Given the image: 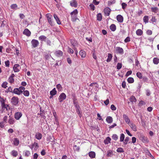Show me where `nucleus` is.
<instances>
[{
	"mask_svg": "<svg viewBox=\"0 0 159 159\" xmlns=\"http://www.w3.org/2000/svg\"><path fill=\"white\" fill-rule=\"evenodd\" d=\"M19 102V99L17 97L14 96L11 99V102L12 105L17 106Z\"/></svg>",
	"mask_w": 159,
	"mask_h": 159,
	"instance_id": "obj_1",
	"label": "nucleus"
},
{
	"mask_svg": "<svg viewBox=\"0 0 159 159\" xmlns=\"http://www.w3.org/2000/svg\"><path fill=\"white\" fill-rule=\"evenodd\" d=\"M139 139L143 143H147L149 142L148 138L142 134H140L139 135Z\"/></svg>",
	"mask_w": 159,
	"mask_h": 159,
	"instance_id": "obj_2",
	"label": "nucleus"
},
{
	"mask_svg": "<svg viewBox=\"0 0 159 159\" xmlns=\"http://www.w3.org/2000/svg\"><path fill=\"white\" fill-rule=\"evenodd\" d=\"M66 96L64 93H61L59 95L58 98V100L60 102H61L63 101L65 99Z\"/></svg>",
	"mask_w": 159,
	"mask_h": 159,
	"instance_id": "obj_3",
	"label": "nucleus"
},
{
	"mask_svg": "<svg viewBox=\"0 0 159 159\" xmlns=\"http://www.w3.org/2000/svg\"><path fill=\"white\" fill-rule=\"evenodd\" d=\"M46 17L48 19L49 23L51 26H52L53 24L52 19V16L50 14L48 13L46 15Z\"/></svg>",
	"mask_w": 159,
	"mask_h": 159,
	"instance_id": "obj_4",
	"label": "nucleus"
},
{
	"mask_svg": "<svg viewBox=\"0 0 159 159\" xmlns=\"http://www.w3.org/2000/svg\"><path fill=\"white\" fill-rule=\"evenodd\" d=\"M32 47L33 48L37 47L39 44V41L35 39H33L31 41Z\"/></svg>",
	"mask_w": 159,
	"mask_h": 159,
	"instance_id": "obj_5",
	"label": "nucleus"
},
{
	"mask_svg": "<svg viewBox=\"0 0 159 159\" xmlns=\"http://www.w3.org/2000/svg\"><path fill=\"white\" fill-rule=\"evenodd\" d=\"M22 116V114L21 112H16L14 115V117L16 120H19Z\"/></svg>",
	"mask_w": 159,
	"mask_h": 159,
	"instance_id": "obj_6",
	"label": "nucleus"
},
{
	"mask_svg": "<svg viewBox=\"0 0 159 159\" xmlns=\"http://www.w3.org/2000/svg\"><path fill=\"white\" fill-rule=\"evenodd\" d=\"M39 146L37 143L34 142L31 146V147H30L32 150L34 148V150L35 151H36L39 148Z\"/></svg>",
	"mask_w": 159,
	"mask_h": 159,
	"instance_id": "obj_7",
	"label": "nucleus"
},
{
	"mask_svg": "<svg viewBox=\"0 0 159 159\" xmlns=\"http://www.w3.org/2000/svg\"><path fill=\"white\" fill-rule=\"evenodd\" d=\"M70 5L72 7H76L78 6V3L76 0H72L70 2Z\"/></svg>",
	"mask_w": 159,
	"mask_h": 159,
	"instance_id": "obj_8",
	"label": "nucleus"
},
{
	"mask_svg": "<svg viewBox=\"0 0 159 159\" xmlns=\"http://www.w3.org/2000/svg\"><path fill=\"white\" fill-rule=\"evenodd\" d=\"M104 11L105 16H108L110 15L111 10L109 8L106 7L104 9Z\"/></svg>",
	"mask_w": 159,
	"mask_h": 159,
	"instance_id": "obj_9",
	"label": "nucleus"
},
{
	"mask_svg": "<svg viewBox=\"0 0 159 159\" xmlns=\"http://www.w3.org/2000/svg\"><path fill=\"white\" fill-rule=\"evenodd\" d=\"M54 54L57 57H60L62 56L63 53L61 51L57 50L55 51Z\"/></svg>",
	"mask_w": 159,
	"mask_h": 159,
	"instance_id": "obj_10",
	"label": "nucleus"
},
{
	"mask_svg": "<svg viewBox=\"0 0 159 159\" xmlns=\"http://www.w3.org/2000/svg\"><path fill=\"white\" fill-rule=\"evenodd\" d=\"M116 51L117 53L121 54H123L124 53V50L122 48L120 47H116Z\"/></svg>",
	"mask_w": 159,
	"mask_h": 159,
	"instance_id": "obj_11",
	"label": "nucleus"
},
{
	"mask_svg": "<svg viewBox=\"0 0 159 159\" xmlns=\"http://www.w3.org/2000/svg\"><path fill=\"white\" fill-rule=\"evenodd\" d=\"M23 34L27 36H29L31 35V32L28 29H25L24 30Z\"/></svg>",
	"mask_w": 159,
	"mask_h": 159,
	"instance_id": "obj_12",
	"label": "nucleus"
},
{
	"mask_svg": "<svg viewBox=\"0 0 159 159\" xmlns=\"http://www.w3.org/2000/svg\"><path fill=\"white\" fill-rule=\"evenodd\" d=\"M116 19L120 23H122L123 21V17L120 15H118L116 16Z\"/></svg>",
	"mask_w": 159,
	"mask_h": 159,
	"instance_id": "obj_13",
	"label": "nucleus"
},
{
	"mask_svg": "<svg viewBox=\"0 0 159 159\" xmlns=\"http://www.w3.org/2000/svg\"><path fill=\"white\" fill-rule=\"evenodd\" d=\"M12 93L16 94L19 95H20L21 93H22V92H21L20 90H19V89L16 88L14 89Z\"/></svg>",
	"mask_w": 159,
	"mask_h": 159,
	"instance_id": "obj_14",
	"label": "nucleus"
},
{
	"mask_svg": "<svg viewBox=\"0 0 159 159\" xmlns=\"http://www.w3.org/2000/svg\"><path fill=\"white\" fill-rule=\"evenodd\" d=\"M123 118L125 122L128 124L130 123V120L128 117L125 114H123Z\"/></svg>",
	"mask_w": 159,
	"mask_h": 159,
	"instance_id": "obj_15",
	"label": "nucleus"
},
{
	"mask_svg": "<svg viewBox=\"0 0 159 159\" xmlns=\"http://www.w3.org/2000/svg\"><path fill=\"white\" fill-rule=\"evenodd\" d=\"M128 125L133 131H137L136 126L134 123L130 122Z\"/></svg>",
	"mask_w": 159,
	"mask_h": 159,
	"instance_id": "obj_16",
	"label": "nucleus"
},
{
	"mask_svg": "<svg viewBox=\"0 0 159 159\" xmlns=\"http://www.w3.org/2000/svg\"><path fill=\"white\" fill-rule=\"evenodd\" d=\"M19 67L20 65L19 64H15L14 65L13 69L15 72H18L20 70L18 68Z\"/></svg>",
	"mask_w": 159,
	"mask_h": 159,
	"instance_id": "obj_17",
	"label": "nucleus"
},
{
	"mask_svg": "<svg viewBox=\"0 0 159 159\" xmlns=\"http://www.w3.org/2000/svg\"><path fill=\"white\" fill-rule=\"evenodd\" d=\"M15 77V75L14 74H12L9 77L8 80L11 83H13L14 81V77Z\"/></svg>",
	"mask_w": 159,
	"mask_h": 159,
	"instance_id": "obj_18",
	"label": "nucleus"
},
{
	"mask_svg": "<svg viewBox=\"0 0 159 159\" xmlns=\"http://www.w3.org/2000/svg\"><path fill=\"white\" fill-rule=\"evenodd\" d=\"M73 102L76 108H80V107L78 104V102L76 101V98L73 99Z\"/></svg>",
	"mask_w": 159,
	"mask_h": 159,
	"instance_id": "obj_19",
	"label": "nucleus"
},
{
	"mask_svg": "<svg viewBox=\"0 0 159 159\" xmlns=\"http://www.w3.org/2000/svg\"><path fill=\"white\" fill-rule=\"evenodd\" d=\"M89 155L91 158H93L95 157L96 154L94 152L91 151L89 153Z\"/></svg>",
	"mask_w": 159,
	"mask_h": 159,
	"instance_id": "obj_20",
	"label": "nucleus"
},
{
	"mask_svg": "<svg viewBox=\"0 0 159 159\" xmlns=\"http://www.w3.org/2000/svg\"><path fill=\"white\" fill-rule=\"evenodd\" d=\"M106 120L108 123L110 124L112 122L113 119L111 117L108 116L106 118Z\"/></svg>",
	"mask_w": 159,
	"mask_h": 159,
	"instance_id": "obj_21",
	"label": "nucleus"
},
{
	"mask_svg": "<svg viewBox=\"0 0 159 159\" xmlns=\"http://www.w3.org/2000/svg\"><path fill=\"white\" fill-rule=\"evenodd\" d=\"M79 54L82 58L85 57L86 56V53L85 51L83 50L80 51L79 52Z\"/></svg>",
	"mask_w": 159,
	"mask_h": 159,
	"instance_id": "obj_22",
	"label": "nucleus"
},
{
	"mask_svg": "<svg viewBox=\"0 0 159 159\" xmlns=\"http://www.w3.org/2000/svg\"><path fill=\"white\" fill-rule=\"evenodd\" d=\"M54 17L55 20L57 21V23L58 25H60L61 24V22L60 21V20L59 19V18L58 17L57 15L56 14L54 15Z\"/></svg>",
	"mask_w": 159,
	"mask_h": 159,
	"instance_id": "obj_23",
	"label": "nucleus"
},
{
	"mask_svg": "<svg viewBox=\"0 0 159 159\" xmlns=\"http://www.w3.org/2000/svg\"><path fill=\"white\" fill-rule=\"evenodd\" d=\"M129 99L130 102H131L132 104H134V103H135L136 101V98L135 97L133 96H131Z\"/></svg>",
	"mask_w": 159,
	"mask_h": 159,
	"instance_id": "obj_24",
	"label": "nucleus"
},
{
	"mask_svg": "<svg viewBox=\"0 0 159 159\" xmlns=\"http://www.w3.org/2000/svg\"><path fill=\"white\" fill-rule=\"evenodd\" d=\"M111 139L109 137H107L106 139L104 141V143L105 144H108L109 143H111Z\"/></svg>",
	"mask_w": 159,
	"mask_h": 159,
	"instance_id": "obj_25",
	"label": "nucleus"
},
{
	"mask_svg": "<svg viewBox=\"0 0 159 159\" xmlns=\"http://www.w3.org/2000/svg\"><path fill=\"white\" fill-rule=\"evenodd\" d=\"M112 57V55L111 53H108V54L107 58L106 60V61L108 62H110Z\"/></svg>",
	"mask_w": 159,
	"mask_h": 159,
	"instance_id": "obj_26",
	"label": "nucleus"
},
{
	"mask_svg": "<svg viewBox=\"0 0 159 159\" xmlns=\"http://www.w3.org/2000/svg\"><path fill=\"white\" fill-rule=\"evenodd\" d=\"M40 113H38V115H39L41 117L43 118L44 119H45L46 118V116L44 115V111H42L41 108H40Z\"/></svg>",
	"mask_w": 159,
	"mask_h": 159,
	"instance_id": "obj_27",
	"label": "nucleus"
},
{
	"mask_svg": "<svg viewBox=\"0 0 159 159\" xmlns=\"http://www.w3.org/2000/svg\"><path fill=\"white\" fill-rule=\"evenodd\" d=\"M47 39V37L43 35L40 36L39 38V40H41V41H44L45 42V40H46Z\"/></svg>",
	"mask_w": 159,
	"mask_h": 159,
	"instance_id": "obj_28",
	"label": "nucleus"
},
{
	"mask_svg": "<svg viewBox=\"0 0 159 159\" xmlns=\"http://www.w3.org/2000/svg\"><path fill=\"white\" fill-rule=\"evenodd\" d=\"M35 138L38 140H40L42 138V134L39 133H37L36 134Z\"/></svg>",
	"mask_w": 159,
	"mask_h": 159,
	"instance_id": "obj_29",
	"label": "nucleus"
},
{
	"mask_svg": "<svg viewBox=\"0 0 159 159\" xmlns=\"http://www.w3.org/2000/svg\"><path fill=\"white\" fill-rule=\"evenodd\" d=\"M110 28L111 30L112 31H115L116 29V26L115 24H111L110 25Z\"/></svg>",
	"mask_w": 159,
	"mask_h": 159,
	"instance_id": "obj_30",
	"label": "nucleus"
},
{
	"mask_svg": "<svg viewBox=\"0 0 159 159\" xmlns=\"http://www.w3.org/2000/svg\"><path fill=\"white\" fill-rule=\"evenodd\" d=\"M159 10L158 8L157 7L151 8V11L152 12L157 13Z\"/></svg>",
	"mask_w": 159,
	"mask_h": 159,
	"instance_id": "obj_31",
	"label": "nucleus"
},
{
	"mask_svg": "<svg viewBox=\"0 0 159 159\" xmlns=\"http://www.w3.org/2000/svg\"><path fill=\"white\" fill-rule=\"evenodd\" d=\"M153 61L155 64L157 65L159 62V59L157 57H154L153 59Z\"/></svg>",
	"mask_w": 159,
	"mask_h": 159,
	"instance_id": "obj_32",
	"label": "nucleus"
},
{
	"mask_svg": "<svg viewBox=\"0 0 159 159\" xmlns=\"http://www.w3.org/2000/svg\"><path fill=\"white\" fill-rule=\"evenodd\" d=\"M57 92L56 90V89L54 88L52 90L50 91V94L52 96H54L56 94Z\"/></svg>",
	"mask_w": 159,
	"mask_h": 159,
	"instance_id": "obj_33",
	"label": "nucleus"
},
{
	"mask_svg": "<svg viewBox=\"0 0 159 159\" xmlns=\"http://www.w3.org/2000/svg\"><path fill=\"white\" fill-rule=\"evenodd\" d=\"M11 154L14 157H16L18 155V152L15 150H12L11 153Z\"/></svg>",
	"mask_w": 159,
	"mask_h": 159,
	"instance_id": "obj_34",
	"label": "nucleus"
},
{
	"mask_svg": "<svg viewBox=\"0 0 159 159\" xmlns=\"http://www.w3.org/2000/svg\"><path fill=\"white\" fill-rule=\"evenodd\" d=\"M19 143V141L18 139L17 138H15L13 141V144L15 146H17Z\"/></svg>",
	"mask_w": 159,
	"mask_h": 159,
	"instance_id": "obj_35",
	"label": "nucleus"
},
{
	"mask_svg": "<svg viewBox=\"0 0 159 159\" xmlns=\"http://www.w3.org/2000/svg\"><path fill=\"white\" fill-rule=\"evenodd\" d=\"M136 34L139 36H141L143 34V31L140 29H138L136 31Z\"/></svg>",
	"mask_w": 159,
	"mask_h": 159,
	"instance_id": "obj_36",
	"label": "nucleus"
},
{
	"mask_svg": "<svg viewBox=\"0 0 159 159\" xmlns=\"http://www.w3.org/2000/svg\"><path fill=\"white\" fill-rule=\"evenodd\" d=\"M10 118L8 120L9 123L11 124H13L14 122V120L13 118L12 117H11L10 116H9Z\"/></svg>",
	"mask_w": 159,
	"mask_h": 159,
	"instance_id": "obj_37",
	"label": "nucleus"
},
{
	"mask_svg": "<svg viewBox=\"0 0 159 159\" xmlns=\"http://www.w3.org/2000/svg\"><path fill=\"white\" fill-rule=\"evenodd\" d=\"M97 20L98 21H101L102 20V16L100 13H99L97 15Z\"/></svg>",
	"mask_w": 159,
	"mask_h": 159,
	"instance_id": "obj_38",
	"label": "nucleus"
},
{
	"mask_svg": "<svg viewBox=\"0 0 159 159\" xmlns=\"http://www.w3.org/2000/svg\"><path fill=\"white\" fill-rule=\"evenodd\" d=\"M113 155V153L112 151L109 150L107 151V157H111Z\"/></svg>",
	"mask_w": 159,
	"mask_h": 159,
	"instance_id": "obj_39",
	"label": "nucleus"
},
{
	"mask_svg": "<svg viewBox=\"0 0 159 159\" xmlns=\"http://www.w3.org/2000/svg\"><path fill=\"white\" fill-rule=\"evenodd\" d=\"M78 12L77 9H75L73 11L71 12L70 13L71 15H75L77 16L78 14Z\"/></svg>",
	"mask_w": 159,
	"mask_h": 159,
	"instance_id": "obj_40",
	"label": "nucleus"
},
{
	"mask_svg": "<svg viewBox=\"0 0 159 159\" xmlns=\"http://www.w3.org/2000/svg\"><path fill=\"white\" fill-rule=\"evenodd\" d=\"M127 81L129 83H132L134 82V79L132 77H129L127 79Z\"/></svg>",
	"mask_w": 159,
	"mask_h": 159,
	"instance_id": "obj_41",
	"label": "nucleus"
},
{
	"mask_svg": "<svg viewBox=\"0 0 159 159\" xmlns=\"http://www.w3.org/2000/svg\"><path fill=\"white\" fill-rule=\"evenodd\" d=\"M125 135L123 134H121L120 135V141L123 142L125 139Z\"/></svg>",
	"mask_w": 159,
	"mask_h": 159,
	"instance_id": "obj_42",
	"label": "nucleus"
},
{
	"mask_svg": "<svg viewBox=\"0 0 159 159\" xmlns=\"http://www.w3.org/2000/svg\"><path fill=\"white\" fill-rule=\"evenodd\" d=\"M143 21L146 24L148 23V16H145L143 18Z\"/></svg>",
	"mask_w": 159,
	"mask_h": 159,
	"instance_id": "obj_43",
	"label": "nucleus"
},
{
	"mask_svg": "<svg viewBox=\"0 0 159 159\" xmlns=\"http://www.w3.org/2000/svg\"><path fill=\"white\" fill-rule=\"evenodd\" d=\"M72 20L73 21H75L77 20H78L77 18V16L71 15Z\"/></svg>",
	"mask_w": 159,
	"mask_h": 159,
	"instance_id": "obj_44",
	"label": "nucleus"
},
{
	"mask_svg": "<svg viewBox=\"0 0 159 159\" xmlns=\"http://www.w3.org/2000/svg\"><path fill=\"white\" fill-rule=\"evenodd\" d=\"M116 2L115 0H110L108 1V5L110 6Z\"/></svg>",
	"mask_w": 159,
	"mask_h": 159,
	"instance_id": "obj_45",
	"label": "nucleus"
},
{
	"mask_svg": "<svg viewBox=\"0 0 159 159\" xmlns=\"http://www.w3.org/2000/svg\"><path fill=\"white\" fill-rule=\"evenodd\" d=\"M116 152H118L122 153L124 151L122 148L120 147L117 149L116 150Z\"/></svg>",
	"mask_w": 159,
	"mask_h": 159,
	"instance_id": "obj_46",
	"label": "nucleus"
},
{
	"mask_svg": "<svg viewBox=\"0 0 159 159\" xmlns=\"http://www.w3.org/2000/svg\"><path fill=\"white\" fill-rule=\"evenodd\" d=\"M23 94L26 97H28L30 95L29 91L27 90H26L23 92Z\"/></svg>",
	"mask_w": 159,
	"mask_h": 159,
	"instance_id": "obj_47",
	"label": "nucleus"
},
{
	"mask_svg": "<svg viewBox=\"0 0 159 159\" xmlns=\"http://www.w3.org/2000/svg\"><path fill=\"white\" fill-rule=\"evenodd\" d=\"M112 138L113 139L116 141L118 139V136L116 134H113L112 136Z\"/></svg>",
	"mask_w": 159,
	"mask_h": 159,
	"instance_id": "obj_48",
	"label": "nucleus"
},
{
	"mask_svg": "<svg viewBox=\"0 0 159 159\" xmlns=\"http://www.w3.org/2000/svg\"><path fill=\"white\" fill-rule=\"evenodd\" d=\"M57 88L59 91H61L62 89V87L60 84H58L56 85Z\"/></svg>",
	"mask_w": 159,
	"mask_h": 159,
	"instance_id": "obj_49",
	"label": "nucleus"
},
{
	"mask_svg": "<svg viewBox=\"0 0 159 159\" xmlns=\"http://www.w3.org/2000/svg\"><path fill=\"white\" fill-rule=\"evenodd\" d=\"M45 42H46L47 44L48 45H49L51 46V45L52 43L51 41L49 39H47L46 40H45Z\"/></svg>",
	"mask_w": 159,
	"mask_h": 159,
	"instance_id": "obj_50",
	"label": "nucleus"
},
{
	"mask_svg": "<svg viewBox=\"0 0 159 159\" xmlns=\"http://www.w3.org/2000/svg\"><path fill=\"white\" fill-rule=\"evenodd\" d=\"M7 82H4L2 84V87L4 88H6L7 86Z\"/></svg>",
	"mask_w": 159,
	"mask_h": 159,
	"instance_id": "obj_51",
	"label": "nucleus"
},
{
	"mask_svg": "<svg viewBox=\"0 0 159 159\" xmlns=\"http://www.w3.org/2000/svg\"><path fill=\"white\" fill-rule=\"evenodd\" d=\"M122 64L121 63H117L116 68L117 70H120L122 67Z\"/></svg>",
	"mask_w": 159,
	"mask_h": 159,
	"instance_id": "obj_52",
	"label": "nucleus"
},
{
	"mask_svg": "<svg viewBox=\"0 0 159 159\" xmlns=\"http://www.w3.org/2000/svg\"><path fill=\"white\" fill-rule=\"evenodd\" d=\"M17 7V6L16 4H12L11 6V8L13 9H16Z\"/></svg>",
	"mask_w": 159,
	"mask_h": 159,
	"instance_id": "obj_53",
	"label": "nucleus"
},
{
	"mask_svg": "<svg viewBox=\"0 0 159 159\" xmlns=\"http://www.w3.org/2000/svg\"><path fill=\"white\" fill-rule=\"evenodd\" d=\"M12 90V88L11 87H9L8 88V89H7V90L5 91V92L6 93H8L9 92H13Z\"/></svg>",
	"mask_w": 159,
	"mask_h": 159,
	"instance_id": "obj_54",
	"label": "nucleus"
},
{
	"mask_svg": "<svg viewBox=\"0 0 159 159\" xmlns=\"http://www.w3.org/2000/svg\"><path fill=\"white\" fill-rule=\"evenodd\" d=\"M137 76L139 79H142V74L140 72H138L136 74Z\"/></svg>",
	"mask_w": 159,
	"mask_h": 159,
	"instance_id": "obj_55",
	"label": "nucleus"
},
{
	"mask_svg": "<svg viewBox=\"0 0 159 159\" xmlns=\"http://www.w3.org/2000/svg\"><path fill=\"white\" fill-rule=\"evenodd\" d=\"M122 8L123 9H125L127 6V4L125 2H123L121 4Z\"/></svg>",
	"mask_w": 159,
	"mask_h": 159,
	"instance_id": "obj_56",
	"label": "nucleus"
},
{
	"mask_svg": "<svg viewBox=\"0 0 159 159\" xmlns=\"http://www.w3.org/2000/svg\"><path fill=\"white\" fill-rule=\"evenodd\" d=\"M68 52L70 53L73 54L74 52V51L73 50L71 49L70 48L68 47Z\"/></svg>",
	"mask_w": 159,
	"mask_h": 159,
	"instance_id": "obj_57",
	"label": "nucleus"
},
{
	"mask_svg": "<svg viewBox=\"0 0 159 159\" xmlns=\"http://www.w3.org/2000/svg\"><path fill=\"white\" fill-rule=\"evenodd\" d=\"M90 9L93 11L95 9V7L94 5L93 4H91L89 6Z\"/></svg>",
	"mask_w": 159,
	"mask_h": 159,
	"instance_id": "obj_58",
	"label": "nucleus"
},
{
	"mask_svg": "<svg viewBox=\"0 0 159 159\" xmlns=\"http://www.w3.org/2000/svg\"><path fill=\"white\" fill-rule=\"evenodd\" d=\"M129 140V137H126L125 140V141L124 142V143L126 145L128 143V142Z\"/></svg>",
	"mask_w": 159,
	"mask_h": 159,
	"instance_id": "obj_59",
	"label": "nucleus"
},
{
	"mask_svg": "<svg viewBox=\"0 0 159 159\" xmlns=\"http://www.w3.org/2000/svg\"><path fill=\"white\" fill-rule=\"evenodd\" d=\"M0 103H1V105L2 104H3L5 103V100L4 99L2 98L1 96H0Z\"/></svg>",
	"mask_w": 159,
	"mask_h": 159,
	"instance_id": "obj_60",
	"label": "nucleus"
},
{
	"mask_svg": "<svg viewBox=\"0 0 159 159\" xmlns=\"http://www.w3.org/2000/svg\"><path fill=\"white\" fill-rule=\"evenodd\" d=\"M30 154V152L29 151H26L25 152V156L26 157H28Z\"/></svg>",
	"mask_w": 159,
	"mask_h": 159,
	"instance_id": "obj_61",
	"label": "nucleus"
},
{
	"mask_svg": "<svg viewBox=\"0 0 159 159\" xmlns=\"http://www.w3.org/2000/svg\"><path fill=\"white\" fill-rule=\"evenodd\" d=\"M1 106L2 108H6L7 110V107H8V105L5 104V103L3 104H2L1 105Z\"/></svg>",
	"mask_w": 159,
	"mask_h": 159,
	"instance_id": "obj_62",
	"label": "nucleus"
},
{
	"mask_svg": "<svg viewBox=\"0 0 159 159\" xmlns=\"http://www.w3.org/2000/svg\"><path fill=\"white\" fill-rule=\"evenodd\" d=\"M111 108L113 111H115L116 110V107L113 104H112L111 105Z\"/></svg>",
	"mask_w": 159,
	"mask_h": 159,
	"instance_id": "obj_63",
	"label": "nucleus"
},
{
	"mask_svg": "<svg viewBox=\"0 0 159 159\" xmlns=\"http://www.w3.org/2000/svg\"><path fill=\"white\" fill-rule=\"evenodd\" d=\"M130 39L129 37H127L124 40V41L125 43H127L129 42L130 41Z\"/></svg>",
	"mask_w": 159,
	"mask_h": 159,
	"instance_id": "obj_64",
	"label": "nucleus"
}]
</instances>
